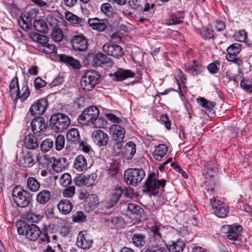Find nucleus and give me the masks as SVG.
I'll use <instances>...</instances> for the list:
<instances>
[{"instance_id": "f257e3e1", "label": "nucleus", "mask_w": 252, "mask_h": 252, "mask_svg": "<svg viewBox=\"0 0 252 252\" xmlns=\"http://www.w3.org/2000/svg\"><path fill=\"white\" fill-rule=\"evenodd\" d=\"M99 111L96 106H90L85 109L79 116V122L87 125H92L96 128L105 126L106 121L99 117Z\"/></svg>"}, {"instance_id": "f03ea898", "label": "nucleus", "mask_w": 252, "mask_h": 252, "mask_svg": "<svg viewBox=\"0 0 252 252\" xmlns=\"http://www.w3.org/2000/svg\"><path fill=\"white\" fill-rule=\"evenodd\" d=\"M100 75L95 70H88L82 75L81 79V87L87 91L92 90L100 81Z\"/></svg>"}, {"instance_id": "7ed1b4c3", "label": "nucleus", "mask_w": 252, "mask_h": 252, "mask_svg": "<svg viewBox=\"0 0 252 252\" xmlns=\"http://www.w3.org/2000/svg\"><path fill=\"white\" fill-rule=\"evenodd\" d=\"M70 123L68 116L60 113L53 114L50 119V126L57 132H62L66 129Z\"/></svg>"}, {"instance_id": "20e7f679", "label": "nucleus", "mask_w": 252, "mask_h": 252, "mask_svg": "<svg viewBox=\"0 0 252 252\" xmlns=\"http://www.w3.org/2000/svg\"><path fill=\"white\" fill-rule=\"evenodd\" d=\"M12 194L15 203L21 208L27 207L32 201V196L30 193L21 186L14 187Z\"/></svg>"}, {"instance_id": "39448f33", "label": "nucleus", "mask_w": 252, "mask_h": 252, "mask_svg": "<svg viewBox=\"0 0 252 252\" xmlns=\"http://www.w3.org/2000/svg\"><path fill=\"white\" fill-rule=\"evenodd\" d=\"M19 235H24L25 238L30 241H35L40 236L41 231L35 224H25L17 228Z\"/></svg>"}, {"instance_id": "423d86ee", "label": "nucleus", "mask_w": 252, "mask_h": 252, "mask_svg": "<svg viewBox=\"0 0 252 252\" xmlns=\"http://www.w3.org/2000/svg\"><path fill=\"white\" fill-rule=\"evenodd\" d=\"M165 184V180H158L156 178V174L152 173L148 176L144 185L143 190L144 192H149L151 194L156 195L158 193L160 189L164 188Z\"/></svg>"}, {"instance_id": "0eeeda50", "label": "nucleus", "mask_w": 252, "mask_h": 252, "mask_svg": "<svg viewBox=\"0 0 252 252\" xmlns=\"http://www.w3.org/2000/svg\"><path fill=\"white\" fill-rule=\"evenodd\" d=\"M145 176L144 170L138 168H129L124 172V180L129 185L137 186Z\"/></svg>"}, {"instance_id": "6e6552de", "label": "nucleus", "mask_w": 252, "mask_h": 252, "mask_svg": "<svg viewBox=\"0 0 252 252\" xmlns=\"http://www.w3.org/2000/svg\"><path fill=\"white\" fill-rule=\"evenodd\" d=\"M210 201L213 212L217 217L223 218L227 215L229 212L228 207L225 203L214 196L210 198Z\"/></svg>"}, {"instance_id": "1a4fd4ad", "label": "nucleus", "mask_w": 252, "mask_h": 252, "mask_svg": "<svg viewBox=\"0 0 252 252\" xmlns=\"http://www.w3.org/2000/svg\"><path fill=\"white\" fill-rule=\"evenodd\" d=\"M31 152H21L17 154V159L20 166L25 168L32 167L35 163Z\"/></svg>"}, {"instance_id": "9d476101", "label": "nucleus", "mask_w": 252, "mask_h": 252, "mask_svg": "<svg viewBox=\"0 0 252 252\" xmlns=\"http://www.w3.org/2000/svg\"><path fill=\"white\" fill-rule=\"evenodd\" d=\"M76 243L79 248L83 250H88L91 248L93 240L86 231H81L78 234Z\"/></svg>"}, {"instance_id": "9b49d317", "label": "nucleus", "mask_w": 252, "mask_h": 252, "mask_svg": "<svg viewBox=\"0 0 252 252\" xmlns=\"http://www.w3.org/2000/svg\"><path fill=\"white\" fill-rule=\"evenodd\" d=\"M48 105V100L45 98L38 99L31 106L30 111L32 115H41L46 110Z\"/></svg>"}, {"instance_id": "f8f14e48", "label": "nucleus", "mask_w": 252, "mask_h": 252, "mask_svg": "<svg viewBox=\"0 0 252 252\" xmlns=\"http://www.w3.org/2000/svg\"><path fill=\"white\" fill-rule=\"evenodd\" d=\"M47 20L49 24L53 26L51 32L52 39L56 42H61L63 39V34L62 30L56 27L57 24V19L51 16H48L47 17Z\"/></svg>"}, {"instance_id": "ddd939ff", "label": "nucleus", "mask_w": 252, "mask_h": 252, "mask_svg": "<svg viewBox=\"0 0 252 252\" xmlns=\"http://www.w3.org/2000/svg\"><path fill=\"white\" fill-rule=\"evenodd\" d=\"M243 228L240 225H223L222 227V230L223 232L227 233V238L230 240H237L240 235Z\"/></svg>"}, {"instance_id": "4468645a", "label": "nucleus", "mask_w": 252, "mask_h": 252, "mask_svg": "<svg viewBox=\"0 0 252 252\" xmlns=\"http://www.w3.org/2000/svg\"><path fill=\"white\" fill-rule=\"evenodd\" d=\"M92 137L93 141L99 146L106 145L109 140L108 134L100 129L94 130L92 133Z\"/></svg>"}, {"instance_id": "2eb2a0df", "label": "nucleus", "mask_w": 252, "mask_h": 252, "mask_svg": "<svg viewBox=\"0 0 252 252\" xmlns=\"http://www.w3.org/2000/svg\"><path fill=\"white\" fill-rule=\"evenodd\" d=\"M151 233L150 243H165L162 238L161 232L163 227L158 224H155L149 228Z\"/></svg>"}, {"instance_id": "dca6fc26", "label": "nucleus", "mask_w": 252, "mask_h": 252, "mask_svg": "<svg viewBox=\"0 0 252 252\" xmlns=\"http://www.w3.org/2000/svg\"><path fill=\"white\" fill-rule=\"evenodd\" d=\"M124 191L123 188L120 186H116L113 190L109 200L106 203L105 207L107 209H111L114 207L118 203Z\"/></svg>"}, {"instance_id": "f3484780", "label": "nucleus", "mask_w": 252, "mask_h": 252, "mask_svg": "<svg viewBox=\"0 0 252 252\" xmlns=\"http://www.w3.org/2000/svg\"><path fill=\"white\" fill-rule=\"evenodd\" d=\"M38 13V11L36 9H31L22 14L21 17L23 24L22 27L25 26V29H29L32 20L36 17Z\"/></svg>"}, {"instance_id": "a211bd4d", "label": "nucleus", "mask_w": 252, "mask_h": 252, "mask_svg": "<svg viewBox=\"0 0 252 252\" xmlns=\"http://www.w3.org/2000/svg\"><path fill=\"white\" fill-rule=\"evenodd\" d=\"M166 248L168 249L169 252H183L185 249V243L180 238L175 241L170 240L166 244Z\"/></svg>"}, {"instance_id": "6ab92c4d", "label": "nucleus", "mask_w": 252, "mask_h": 252, "mask_svg": "<svg viewBox=\"0 0 252 252\" xmlns=\"http://www.w3.org/2000/svg\"><path fill=\"white\" fill-rule=\"evenodd\" d=\"M110 59L108 54L99 52L93 56L91 63L94 67L100 66L102 64L109 63Z\"/></svg>"}, {"instance_id": "aec40b11", "label": "nucleus", "mask_w": 252, "mask_h": 252, "mask_svg": "<svg viewBox=\"0 0 252 252\" xmlns=\"http://www.w3.org/2000/svg\"><path fill=\"white\" fill-rule=\"evenodd\" d=\"M110 130L114 141H123L125 135V129L118 125L111 126Z\"/></svg>"}, {"instance_id": "412c9836", "label": "nucleus", "mask_w": 252, "mask_h": 252, "mask_svg": "<svg viewBox=\"0 0 252 252\" xmlns=\"http://www.w3.org/2000/svg\"><path fill=\"white\" fill-rule=\"evenodd\" d=\"M72 47H88V42L87 38L82 34L74 35L71 39Z\"/></svg>"}, {"instance_id": "4be33fe9", "label": "nucleus", "mask_w": 252, "mask_h": 252, "mask_svg": "<svg viewBox=\"0 0 252 252\" xmlns=\"http://www.w3.org/2000/svg\"><path fill=\"white\" fill-rule=\"evenodd\" d=\"M31 126L34 133H40L46 128L44 120L41 117L34 118L31 122Z\"/></svg>"}, {"instance_id": "5701e85b", "label": "nucleus", "mask_w": 252, "mask_h": 252, "mask_svg": "<svg viewBox=\"0 0 252 252\" xmlns=\"http://www.w3.org/2000/svg\"><path fill=\"white\" fill-rule=\"evenodd\" d=\"M97 178L95 173H93L87 176H82L77 178L76 180V185L80 186L84 185L87 187H90L94 185V181Z\"/></svg>"}, {"instance_id": "b1692460", "label": "nucleus", "mask_w": 252, "mask_h": 252, "mask_svg": "<svg viewBox=\"0 0 252 252\" xmlns=\"http://www.w3.org/2000/svg\"><path fill=\"white\" fill-rule=\"evenodd\" d=\"M136 152V145L131 141H129L123 147L122 157L126 159H131Z\"/></svg>"}, {"instance_id": "393cba45", "label": "nucleus", "mask_w": 252, "mask_h": 252, "mask_svg": "<svg viewBox=\"0 0 252 252\" xmlns=\"http://www.w3.org/2000/svg\"><path fill=\"white\" fill-rule=\"evenodd\" d=\"M30 37L34 41L45 47H50L52 45L48 43L49 38L47 36L35 32H31Z\"/></svg>"}, {"instance_id": "a878e982", "label": "nucleus", "mask_w": 252, "mask_h": 252, "mask_svg": "<svg viewBox=\"0 0 252 252\" xmlns=\"http://www.w3.org/2000/svg\"><path fill=\"white\" fill-rule=\"evenodd\" d=\"M57 207L60 213L63 215H66L72 210V205L68 199H63L59 201Z\"/></svg>"}, {"instance_id": "bb28decb", "label": "nucleus", "mask_w": 252, "mask_h": 252, "mask_svg": "<svg viewBox=\"0 0 252 252\" xmlns=\"http://www.w3.org/2000/svg\"><path fill=\"white\" fill-rule=\"evenodd\" d=\"M134 73L129 70H125L122 68L119 69L114 73L113 79L117 81H121L128 78L133 77Z\"/></svg>"}, {"instance_id": "cd10ccee", "label": "nucleus", "mask_w": 252, "mask_h": 252, "mask_svg": "<svg viewBox=\"0 0 252 252\" xmlns=\"http://www.w3.org/2000/svg\"><path fill=\"white\" fill-rule=\"evenodd\" d=\"M67 141L73 144L79 143L81 141L80 135L78 129L71 128L68 130L66 134Z\"/></svg>"}, {"instance_id": "c85d7f7f", "label": "nucleus", "mask_w": 252, "mask_h": 252, "mask_svg": "<svg viewBox=\"0 0 252 252\" xmlns=\"http://www.w3.org/2000/svg\"><path fill=\"white\" fill-rule=\"evenodd\" d=\"M73 167L78 171H82L87 168V161L85 157L82 155H78L74 160Z\"/></svg>"}, {"instance_id": "c756f323", "label": "nucleus", "mask_w": 252, "mask_h": 252, "mask_svg": "<svg viewBox=\"0 0 252 252\" xmlns=\"http://www.w3.org/2000/svg\"><path fill=\"white\" fill-rule=\"evenodd\" d=\"M51 198V191L47 189H43L37 194L36 200L39 204H44L47 203Z\"/></svg>"}, {"instance_id": "7c9ffc66", "label": "nucleus", "mask_w": 252, "mask_h": 252, "mask_svg": "<svg viewBox=\"0 0 252 252\" xmlns=\"http://www.w3.org/2000/svg\"><path fill=\"white\" fill-rule=\"evenodd\" d=\"M167 150V147L165 145L160 144L156 147L153 155L156 159L160 161L165 156Z\"/></svg>"}, {"instance_id": "2f4dec72", "label": "nucleus", "mask_w": 252, "mask_h": 252, "mask_svg": "<svg viewBox=\"0 0 252 252\" xmlns=\"http://www.w3.org/2000/svg\"><path fill=\"white\" fill-rule=\"evenodd\" d=\"M65 17L66 20L70 23L79 25L80 27L84 26L86 23L85 20L84 19L79 17L70 12L67 11L66 12Z\"/></svg>"}, {"instance_id": "473e14b6", "label": "nucleus", "mask_w": 252, "mask_h": 252, "mask_svg": "<svg viewBox=\"0 0 252 252\" xmlns=\"http://www.w3.org/2000/svg\"><path fill=\"white\" fill-rule=\"evenodd\" d=\"M234 39L239 42H244L246 46H252V41L247 37V32L245 30H240L234 34Z\"/></svg>"}, {"instance_id": "72a5a7b5", "label": "nucleus", "mask_w": 252, "mask_h": 252, "mask_svg": "<svg viewBox=\"0 0 252 252\" xmlns=\"http://www.w3.org/2000/svg\"><path fill=\"white\" fill-rule=\"evenodd\" d=\"M26 187L32 192H36L40 188V184L36 178L30 177L27 180Z\"/></svg>"}, {"instance_id": "f704fd0d", "label": "nucleus", "mask_w": 252, "mask_h": 252, "mask_svg": "<svg viewBox=\"0 0 252 252\" xmlns=\"http://www.w3.org/2000/svg\"><path fill=\"white\" fill-rule=\"evenodd\" d=\"M24 144L29 149L34 150L38 146L37 138L32 134H29L25 137Z\"/></svg>"}, {"instance_id": "c9c22d12", "label": "nucleus", "mask_w": 252, "mask_h": 252, "mask_svg": "<svg viewBox=\"0 0 252 252\" xmlns=\"http://www.w3.org/2000/svg\"><path fill=\"white\" fill-rule=\"evenodd\" d=\"M165 243H150L145 252H166Z\"/></svg>"}, {"instance_id": "e433bc0d", "label": "nucleus", "mask_w": 252, "mask_h": 252, "mask_svg": "<svg viewBox=\"0 0 252 252\" xmlns=\"http://www.w3.org/2000/svg\"><path fill=\"white\" fill-rule=\"evenodd\" d=\"M155 4L154 3H150L146 2L145 0H144L142 7H140L139 10H140L142 13L145 15L151 16L155 12Z\"/></svg>"}, {"instance_id": "4c0bfd02", "label": "nucleus", "mask_w": 252, "mask_h": 252, "mask_svg": "<svg viewBox=\"0 0 252 252\" xmlns=\"http://www.w3.org/2000/svg\"><path fill=\"white\" fill-rule=\"evenodd\" d=\"M33 27L37 31L40 32L47 33L49 31L47 24L44 20H35Z\"/></svg>"}, {"instance_id": "58836bf2", "label": "nucleus", "mask_w": 252, "mask_h": 252, "mask_svg": "<svg viewBox=\"0 0 252 252\" xmlns=\"http://www.w3.org/2000/svg\"><path fill=\"white\" fill-rule=\"evenodd\" d=\"M124 223L123 219L119 217H112L107 220V225L112 228L121 227Z\"/></svg>"}, {"instance_id": "ea45409f", "label": "nucleus", "mask_w": 252, "mask_h": 252, "mask_svg": "<svg viewBox=\"0 0 252 252\" xmlns=\"http://www.w3.org/2000/svg\"><path fill=\"white\" fill-rule=\"evenodd\" d=\"M132 242L135 246L141 248L146 244V237L143 234H135L132 237Z\"/></svg>"}, {"instance_id": "a19ab883", "label": "nucleus", "mask_w": 252, "mask_h": 252, "mask_svg": "<svg viewBox=\"0 0 252 252\" xmlns=\"http://www.w3.org/2000/svg\"><path fill=\"white\" fill-rule=\"evenodd\" d=\"M123 48H103V51L108 55L115 58L121 57L124 54Z\"/></svg>"}, {"instance_id": "79ce46f5", "label": "nucleus", "mask_w": 252, "mask_h": 252, "mask_svg": "<svg viewBox=\"0 0 252 252\" xmlns=\"http://www.w3.org/2000/svg\"><path fill=\"white\" fill-rule=\"evenodd\" d=\"M44 217L43 213H36L30 212L27 215V219L28 220L33 223H37L41 220Z\"/></svg>"}, {"instance_id": "37998d69", "label": "nucleus", "mask_w": 252, "mask_h": 252, "mask_svg": "<svg viewBox=\"0 0 252 252\" xmlns=\"http://www.w3.org/2000/svg\"><path fill=\"white\" fill-rule=\"evenodd\" d=\"M180 17H178L177 15H174L167 20V24L168 25H177L183 21L184 18V14L182 12H179Z\"/></svg>"}, {"instance_id": "c03bdc74", "label": "nucleus", "mask_w": 252, "mask_h": 252, "mask_svg": "<svg viewBox=\"0 0 252 252\" xmlns=\"http://www.w3.org/2000/svg\"><path fill=\"white\" fill-rule=\"evenodd\" d=\"M30 91L29 86L25 84L19 91V98L21 101H25L30 95Z\"/></svg>"}, {"instance_id": "a18cd8bd", "label": "nucleus", "mask_w": 252, "mask_h": 252, "mask_svg": "<svg viewBox=\"0 0 252 252\" xmlns=\"http://www.w3.org/2000/svg\"><path fill=\"white\" fill-rule=\"evenodd\" d=\"M53 146V141L50 138H47L43 141L40 145V148L42 152L46 153L51 150Z\"/></svg>"}, {"instance_id": "49530a36", "label": "nucleus", "mask_w": 252, "mask_h": 252, "mask_svg": "<svg viewBox=\"0 0 252 252\" xmlns=\"http://www.w3.org/2000/svg\"><path fill=\"white\" fill-rule=\"evenodd\" d=\"M127 209L130 213L137 215H140L143 212V210L141 207L134 203L128 204Z\"/></svg>"}, {"instance_id": "de8ad7c7", "label": "nucleus", "mask_w": 252, "mask_h": 252, "mask_svg": "<svg viewBox=\"0 0 252 252\" xmlns=\"http://www.w3.org/2000/svg\"><path fill=\"white\" fill-rule=\"evenodd\" d=\"M65 138L63 135L58 134L56 137L55 143V148L57 151L62 150L64 146Z\"/></svg>"}, {"instance_id": "09e8293b", "label": "nucleus", "mask_w": 252, "mask_h": 252, "mask_svg": "<svg viewBox=\"0 0 252 252\" xmlns=\"http://www.w3.org/2000/svg\"><path fill=\"white\" fill-rule=\"evenodd\" d=\"M197 102L202 107L208 109H211L214 107L212 102L209 100H207L206 99L202 97L198 98L197 99Z\"/></svg>"}, {"instance_id": "8fccbe9b", "label": "nucleus", "mask_w": 252, "mask_h": 252, "mask_svg": "<svg viewBox=\"0 0 252 252\" xmlns=\"http://www.w3.org/2000/svg\"><path fill=\"white\" fill-rule=\"evenodd\" d=\"M193 62V65L189 66L187 69L193 75H196L200 72L202 67L200 64L197 63L195 60H194Z\"/></svg>"}, {"instance_id": "3c124183", "label": "nucleus", "mask_w": 252, "mask_h": 252, "mask_svg": "<svg viewBox=\"0 0 252 252\" xmlns=\"http://www.w3.org/2000/svg\"><path fill=\"white\" fill-rule=\"evenodd\" d=\"M241 88L248 93L252 92V81L244 79L240 82Z\"/></svg>"}, {"instance_id": "603ef678", "label": "nucleus", "mask_w": 252, "mask_h": 252, "mask_svg": "<svg viewBox=\"0 0 252 252\" xmlns=\"http://www.w3.org/2000/svg\"><path fill=\"white\" fill-rule=\"evenodd\" d=\"M71 182V178L69 173H64L60 178V183L63 187H67Z\"/></svg>"}, {"instance_id": "864d4df0", "label": "nucleus", "mask_w": 252, "mask_h": 252, "mask_svg": "<svg viewBox=\"0 0 252 252\" xmlns=\"http://www.w3.org/2000/svg\"><path fill=\"white\" fill-rule=\"evenodd\" d=\"M115 142L113 145V149L114 153L117 156H121L123 151V141H114Z\"/></svg>"}, {"instance_id": "5fc2aeb1", "label": "nucleus", "mask_w": 252, "mask_h": 252, "mask_svg": "<svg viewBox=\"0 0 252 252\" xmlns=\"http://www.w3.org/2000/svg\"><path fill=\"white\" fill-rule=\"evenodd\" d=\"M86 220V216L82 211H77L72 216V220L75 222H84Z\"/></svg>"}, {"instance_id": "6e6d98bb", "label": "nucleus", "mask_w": 252, "mask_h": 252, "mask_svg": "<svg viewBox=\"0 0 252 252\" xmlns=\"http://www.w3.org/2000/svg\"><path fill=\"white\" fill-rule=\"evenodd\" d=\"M75 187L74 186H70L65 188L63 191V195L64 197L70 198L72 197L75 194Z\"/></svg>"}, {"instance_id": "4d7b16f0", "label": "nucleus", "mask_w": 252, "mask_h": 252, "mask_svg": "<svg viewBox=\"0 0 252 252\" xmlns=\"http://www.w3.org/2000/svg\"><path fill=\"white\" fill-rule=\"evenodd\" d=\"M101 10L108 16L111 15L113 13V8L109 3H105L101 5Z\"/></svg>"}, {"instance_id": "13d9d810", "label": "nucleus", "mask_w": 252, "mask_h": 252, "mask_svg": "<svg viewBox=\"0 0 252 252\" xmlns=\"http://www.w3.org/2000/svg\"><path fill=\"white\" fill-rule=\"evenodd\" d=\"M144 0H129V6L134 9H140L142 7Z\"/></svg>"}, {"instance_id": "bf43d9fd", "label": "nucleus", "mask_w": 252, "mask_h": 252, "mask_svg": "<svg viewBox=\"0 0 252 252\" xmlns=\"http://www.w3.org/2000/svg\"><path fill=\"white\" fill-rule=\"evenodd\" d=\"M48 228L47 226H44L41 231V234L40 236V240L43 242L49 243L50 242V236L48 234Z\"/></svg>"}, {"instance_id": "052dcab7", "label": "nucleus", "mask_w": 252, "mask_h": 252, "mask_svg": "<svg viewBox=\"0 0 252 252\" xmlns=\"http://www.w3.org/2000/svg\"><path fill=\"white\" fill-rule=\"evenodd\" d=\"M35 88L36 89H40L46 85V82L40 77H36L34 81Z\"/></svg>"}, {"instance_id": "680f3d73", "label": "nucleus", "mask_w": 252, "mask_h": 252, "mask_svg": "<svg viewBox=\"0 0 252 252\" xmlns=\"http://www.w3.org/2000/svg\"><path fill=\"white\" fill-rule=\"evenodd\" d=\"M226 58L228 61L234 62L238 66L242 64V62L239 59V58L234 55L228 54L227 53Z\"/></svg>"}, {"instance_id": "e2e57ef3", "label": "nucleus", "mask_w": 252, "mask_h": 252, "mask_svg": "<svg viewBox=\"0 0 252 252\" xmlns=\"http://www.w3.org/2000/svg\"><path fill=\"white\" fill-rule=\"evenodd\" d=\"M201 34L205 38H211L214 36V32L213 30L207 28L201 31Z\"/></svg>"}, {"instance_id": "0e129e2a", "label": "nucleus", "mask_w": 252, "mask_h": 252, "mask_svg": "<svg viewBox=\"0 0 252 252\" xmlns=\"http://www.w3.org/2000/svg\"><path fill=\"white\" fill-rule=\"evenodd\" d=\"M110 166L108 169V173L111 176H115L118 172V165L116 163H113V164H110Z\"/></svg>"}, {"instance_id": "69168bd1", "label": "nucleus", "mask_w": 252, "mask_h": 252, "mask_svg": "<svg viewBox=\"0 0 252 252\" xmlns=\"http://www.w3.org/2000/svg\"><path fill=\"white\" fill-rule=\"evenodd\" d=\"M106 22L105 20H101L100 22H98L97 24L94 28V30H97L99 32L103 31L107 28L106 24Z\"/></svg>"}, {"instance_id": "338daca9", "label": "nucleus", "mask_w": 252, "mask_h": 252, "mask_svg": "<svg viewBox=\"0 0 252 252\" xmlns=\"http://www.w3.org/2000/svg\"><path fill=\"white\" fill-rule=\"evenodd\" d=\"M217 64L219 65V62L216 61L215 63H211L208 65L207 68L211 73L215 74L218 72V68L217 66Z\"/></svg>"}, {"instance_id": "774afa93", "label": "nucleus", "mask_w": 252, "mask_h": 252, "mask_svg": "<svg viewBox=\"0 0 252 252\" xmlns=\"http://www.w3.org/2000/svg\"><path fill=\"white\" fill-rule=\"evenodd\" d=\"M226 27L225 23L221 20L217 21L215 22L214 28L218 32H221L223 31Z\"/></svg>"}]
</instances>
